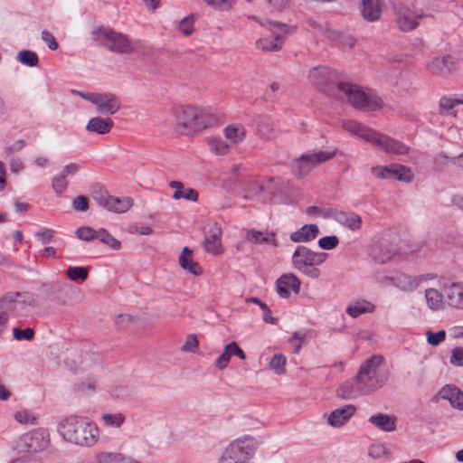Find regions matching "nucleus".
<instances>
[{
  "label": "nucleus",
  "instance_id": "obj_1",
  "mask_svg": "<svg viewBox=\"0 0 463 463\" xmlns=\"http://www.w3.org/2000/svg\"><path fill=\"white\" fill-rule=\"evenodd\" d=\"M56 431L62 441L82 448H91L99 440L97 424L78 414L61 418L57 421Z\"/></svg>",
  "mask_w": 463,
  "mask_h": 463
},
{
  "label": "nucleus",
  "instance_id": "obj_2",
  "mask_svg": "<svg viewBox=\"0 0 463 463\" xmlns=\"http://www.w3.org/2000/svg\"><path fill=\"white\" fill-rule=\"evenodd\" d=\"M171 113L175 130L183 135L199 133L214 124V118L208 109L178 105Z\"/></svg>",
  "mask_w": 463,
  "mask_h": 463
},
{
  "label": "nucleus",
  "instance_id": "obj_3",
  "mask_svg": "<svg viewBox=\"0 0 463 463\" xmlns=\"http://www.w3.org/2000/svg\"><path fill=\"white\" fill-rule=\"evenodd\" d=\"M341 126L345 131L359 137L387 154L404 155L408 152V147L401 141L378 132L354 119H344Z\"/></svg>",
  "mask_w": 463,
  "mask_h": 463
},
{
  "label": "nucleus",
  "instance_id": "obj_4",
  "mask_svg": "<svg viewBox=\"0 0 463 463\" xmlns=\"http://www.w3.org/2000/svg\"><path fill=\"white\" fill-rule=\"evenodd\" d=\"M335 96L345 99L354 108L365 111H373L383 106L382 99L372 90H364L351 83H337Z\"/></svg>",
  "mask_w": 463,
  "mask_h": 463
},
{
  "label": "nucleus",
  "instance_id": "obj_5",
  "mask_svg": "<svg viewBox=\"0 0 463 463\" xmlns=\"http://www.w3.org/2000/svg\"><path fill=\"white\" fill-rule=\"evenodd\" d=\"M259 449L257 439L242 435L230 441L220 458V463H250Z\"/></svg>",
  "mask_w": 463,
  "mask_h": 463
},
{
  "label": "nucleus",
  "instance_id": "obj_6",
  "mask_svg": "<svg viewBox=\"0 0 463 463\" xmlns=\"http://www.w3.org/2000/svg\"><path fill=\"white\" fill-rule=\"evenodd\" d=\"M384 357L373 354L366 359L360 366L357 376L369 394L382 388L388 380V373L382 369Z\"/></svg>",
  "mask_w": 463,
  "mask_h": 463
},
{
  "label": "nucleus",
  "instance_id": "obj_7",
  "mask_svg": "<svg viewBox=\"0 0 463 463\" xmlns=\"http://www.w3.org/2000/svg\"><path fill=\"white\" fill-rule=\"evenodd\" d=\"M329 255L322 251H314L306 246H298L292 255V266L300 273L317 279L321 271L317 266L326 261Z\"/></svg>",
  "mask_w": 463,
  "mask_h": 463
},
{
  "label": "nucleus",
  "instance_id": "obj_8",
  "mask_svg": "<svg viewBox=\"0 0 463 463\" xmlns=\"http://www.w3.org/2000/svg\"><path fill=\"white\" fill-rule=\"evenodd\" d=\"M336 154L335 149L326 151L312 150L301 155L291 163L293 175L302 178L309 174L316 166L332 159Z\"/></svg>",
  "mask_w": 463,
  "mask_h": 463
},
{
  "label": "nucleus",
  "instance_id": "obj_9",
  "mask_svg": "<svg viewBox=\"0 0 463 463\" xmlns=\"http://www.w3.org/2000/svg\"><path fill=\"white\" fill-rule=\"evenodd\" d=\"M95 38L103 46L118 53H130L137 50V43L131 42L121 33L109 28H100L95 33Z\"/></svg>",
  "mask_w": 463,
  "mask_h": 463
},
{
  "label": "nucleus",
  "instance_id": "obj_10",
  "mask_svg": "<svg viewBox=\"0 0 463 463\" xmlns=\"http://www.w3.org/2000/svg\"><path fill=\"white\" fill-rule=\"evenodd\" d=\"M72 93L92 103L101 115H114L121 107L119 99L111 92H90L72 90Z\"/></svg>",
  "mask_w": 463,
  "mask_h": 463
},
{
  "label": "nucleus",
  "instance_id": "obj_11",
  "mask_svg": "<svg viewBox=\"0 0 463 463\" xmlns=\"http://www.w3.org/2000/svg\"><path fill=\"white\" fill-rule=\"evenodd\" d=\"M33 304V297L28 293L10 292L0 299V308L9 316H27Z\"/></svg>",
  "mask_w": 463,
  "mask_h": 463
},
{
  "label": "nucleus",
  "instance_id": "obj_12",
  "mask_svg": "<svg viewBox=\"0 0 463 463\" xmlns=\"http://www.w3.org/2000/svg\"><path fill=\"white\" fill-rule=\"evenodd\" d=\"M309 81L317 89L327 93L335 95L337 81L336 72L326 67H316L309 71Z\"/></svg>",
  "mask_w": 463,
  "mask_h": 463
},
{
  "label": "nucleus",
  "instance_id": "obj_13",
  "mask_svg": "<svg viewBox=\"0 0 463 463\" xmlns=\"http://www.w3.org/2000/svg\"><path fill=\"white\" fill-rule=\"evenodd\" d=\"M50 441L49 430L45 428H36L20 438L19 446L27 452L37 453L46 449Z\"/></svg>",
  "mask_w": 463,
  "mask_h": 463
},
{
  "label": "nucleus",
  "instance_id": "obj_14",
  "mask_svg": "<svg viewBox=\"0 0 463 463\" xmlns=\"http://www.w3.org/2000/svg\"><path fill=\"white\" fill-rule=\"evenodd\" d=\"M436 279L437 275L434 273H425L415 276L402 273L392 279V284L403 292H411Z\"/></svg>",
  "mask_w": 463,
  "mask_h": 463
},
{
  "label": "nucleus",
  "instance_id": "obj_15",
  "mask_svg": "<svg viewBox=\"0 0 463 463\" xmlns=\"http://www.w3.org/2000/svg\"><path fill=\"white\" fill-rule=\"evenodd\" d=\"M222 228L215 221H209L203 240L204 250L211 254L220 255L223 252L222 245Z\"/></svg>",
  "mask_w": 463,
  "mask_h": 463
},
{
  "label": "nucleus",
  "instance_id": "obj_16",
  "mask_svg": "<svg viewBox=\"0 0 463 463\" xmlns=\"http://www.w3.org/2000/svg\"><path fill=\"white\" fill-rule=\"evenodd\" d=\"M270 32V37H263L256 42L258 49L266 52H276L281 48L283 43V34L285 33L284 25L278 23H272Z\"/></svg>",
  "mask_w": 463,
  "mask_h": 463
},
{
  "label": "nucleus",
  "instance_id": "obj_17",
  "mask_svg": "<svg viewBox=\"0 0 463 463\" xmlns=\"http://www.w3.org/2000/svg\"><path fill=\"white\" fill-rule=\"evenodd\" d=\"M367 394H369L368 392L365 391L357 375L345 381L336 389V395L345 400L355 399Z\"/></svg>",
  "mask_w": 463,
  "mask_h": 463
},
{
  "label": "nucleus",
  "instance_id": "obj_18",
  "mask_svg": "<svg viewBox=\"0 0 463 463\" xmlns=\"http://www.w3.org/2000/svg\"><path fill=\"white\" fill-rule=\"evenodd\" d=\"M300 279L292 273L280 276L276 281V289L279 297L287 298L292 292L298 294L300 289Z\"/></svg>",
  "mask_w": 463,
  "mask_h": 463
},
{
  "label": "nucleus",
  "instance_id": "obj_19",
  "mask_svg": "<svg viewBox=\"0 0 463 463\" xmlns=\"http://www.w3.org/2000/svg\"><path fill=\"white\" fill-rule=\"evenodd\" d=\"M435 401L439 399L446 400L451 407L458 411H463V392L453 384L443 386L435 396Z\"/></svg>",
  "mask_w": 463,
  "mask_h": 463
},
{
  "label": "nucleus",
  "instance_id": "obj_20",
  "mask_svg": "<svg viewBox=\"0 0 463 463\" xmlns=\"http://www.w3.org/2000/svg\"><path fill=\"white\" fill-rule=\"evenodd\" d=\"M355 412L356 407L352 404L336 408L328 414L327 423L333 428H341L350 420Z\"/></svg>",
  "mask_w": 463,
  "mask_h": 463
},
{
  "label": "nucleus",
  "instance_id": "obj_21",
  "mask_svg": "<svg viewBox=\"0 0 463 463\" xmlns=\"http://www.w3.org/2000/svg\"><path fill=\"white\" fill-rule=\"evenodd\" d=\"M232 356H236L241 360L246 359V354L244 351L234 341L224 345L222 354L215 360V366L219 370L225 369L228 366L230 360Z\"/></svg>",
  "mask_w": 463,
  "mask_h": 463
},
{
  "label": "nucleus",
  "instance_id": "obj_22",
  "mask_svg": "<svg viewBox=\"0 0 463 463\" xmlns=\"http://www.w3.org/2000/svg\"><path fill=\"white\" fill-rule=\"evenodd\" d=\"M420 18V14L407 7H400L397 11V22L403 31L415 29Z\"/></svg>",
  "mask_w": 463,
  "mask_h": 463
},
{
  "label": "nucleus",
  "instance_id": "obj_23",
  "mask_svg": "<svg viewBox=\"0 0 463 463\" xmlns=\"http://www.w3.org/2000/svg\"><path fill=\"white\" fill-rule=\"evenodd\" d=\"M169 187L174 189V194H172V198L174 200H186L189 202L196 203L199 200V194L197 190L186 187L180 181H171L169 183Z\"/></svg>",
  "mask_w": 463,
  "mask_h": 463
},
{
  "label": "nucleus",
  "instance_id": "obj_24",
  "mask_svg": "<svg viewBox=\"0 0 463 463\" xmlns=\"http://www.w3.org/2000/svg\"><path fill=\"white\" fill-rule=\"evenodd\" d=\"M448 303L451 307L463 309V282H452L446 288Z\"/></svg>",
  "mask_w": 463,
  "mask_h": 463
},
{
  "label": "nucleus",
  "instance_id": "obj_25",
  "mask_svg": "<svg viewBox=\"0 0 463 463\" xmlns=\"http://www.w3.org/2000/svg\"><path fill=\"white\" fill-rule=\"evenodd\" d=\"M222 133L230 146H237L243 142L246 137L245 127L238 123L227 125Z\"/></svg>",
  "mask_w": 463,
  "mask_h": 463
},
{
  "label": "nucleus",
  "instance_id": "obj_26",
  "mask_svg": "<svg viewBox=\"0 0 463 463\" xmlns=\"http://www.w3.org/2000/svg\"><path fill=\"white\" fill-rule=\"evenodd\" d=\"M427 68L432 73L448 74L454 71L455 64L450 56H441L433 58Z\"/></svg>",
  "mask_w": 463,
  "mask_h": 463
},
{
  "label": "nucleus",
  "instance_id": "obj_27",
  "mask_svg": "<svg viewBox=\"0 0 463 463\" xmlns=\"http://www.w3.org/2000/svg\"><path fill=\"white\" fill-rule=\"evenodd\" d=\"M319 233L317 224H305L296 232L290 233L289 239L293 242H308L315 240Z\"/></svg>",
  "mask_w": 463,
  "mask_h": 463
},
{
  "label": "nucleus",
  "instance_id": "obj_28",
  "mask_svg": "<svg viewBox=\"0 0 463 463\" xmlns=\"http://www.w3.org/2000/svg\"><path fill=\"white\" fill-rule=\"evenodd\" d=\"M359 8L363 17L368 22L376 21L382 14L379 0H362Z\"/></svg>",
  "mask_w": 463,
  "mask_h": 463
},
{
  "label": "nucleus",
  "instance_id": "obj_29",
  "mask_svg": "<svg viewBox=\"0 0 463 463\" xmlns=\"http://www.w3.org/2000/svg\"><path fill=\"white\" fill-rule=\"evenodd\" d=\"M114 123L110 118H102L99 116L91 118L86 125V130L99 135H105L110 132Z\"/></svg>",
  "mask_w": 463,
  "mask_h": 463
},
{
  "label": "nucleus",
  "instance_id": "obj_30",
  "mask_svg": "<svg viewBox=\"0 0 463 463\" xmlns=\"http://www.w3.org/2000/svg\"><path fill=\"white\" fill-rule=\"evenodd\" d=\"M334 218L339 224L352 231H358L362 226L361 216L352 212H337Z\"/></svg>",
  "mask_w": 463,
  "mask_h": 463
},
{
  "label": "nucleus",
  "instance_id": "obj_31",
  "mask_svg": "<svg viewBox=\"0 0 463 463\" xmlns=\"http://www.w3.org/2000/svg\"><path fill=\"white\" fill-rule=\"evenodd\" d=\"M368 421L383 431L391 432L396 429V417L393 415L378 413L372 415Z\"/></svg>",
  "mask_w": 463,
  "mask_h": 463
},
{
  "label": "nucleus",
  "instance_id": "obj_32",
  "mask_svg": "<svg viewBox=\"0 0 463 463\" xmlns=\"http://www.w3.org/2000/svg\"><path fill=\"white\" fill-rule=\"evenodd\" d=\"M179 264L184 269L188 270L195 276H199L203 273L202 267L198 262L194 261L193 251L188 247L183 249L179 256Z\"/></svg>",
  "mask_w": 463,
  "mask_h": 463
},
{
  "label": "nucleus",
  "instance_id": "obj_33",
  "mask_svg": "<svg viewBox=\"0 0 463 463\" xmlns=\"http://www.w3.org/2000/svg\"><path fill=\"white\" fill-rule=\"evenodd\" d=\"M424 298L427 307L432 311L442 310L445 307L443 294L437 288H426Z\"/></svg>",
  "mask_w": 463,
  "mask_h": 463
},
{
  "label": "nucleus",
  "instance_id": "obj_34",
  "mask_svg": "<svg viewBox=\"0 0 463 463\" xmlns=\"http://www.w3.org/2000/svg\"><path fill=\"white\" fill-rule=\"evenodd\" d=\"M374 309L375 306L372 302L357 299L349 303L345 311L351 317L355 318L365 313H373Z\"/></svg>",
  "mask_w": 463,
  "mask_h": 463
},
{
  "label": "nucleus",
  "instance_id": "obj_35",
  "mask_svg": "<svg viewBox=\"0 0 463 463\" xmlns=\"http://www.w3.org/2000/svg\"><path fill=\"white\" fill-rule=\"evenodd\" d=\"M133 205V199L130 197L118 198L110 196L105 209L109 212L123 213L128 211Z\"/></svg>",
  "mask_w": 463,
  "mask_h": 463
},
{
  "label": "nucleus",
  "instance_id": "obj_36",
  "mask_svg": "<svg viewBox=\"0 0 463 463\" xmlns=\"http://www.w3.org/2000/svg\"><path fill=\"white\" fill-rule=\"evenodd\" d=\"M207 145L211 153L215 156H224L230 151V144L220 137H211L207 139Z\"/></svg>",
  "mask_w": 463,
  "mask_h": 463
},
{
  "label": "nucleus",
  "instance_id": "obj_37",
  "mask_svg": "<svg viewBox=\"0 0 463 463\" xmlns=\"http://www.w3.org/2000/svg\"><path fill=\"white\" fill-rule=\"evenodd\" d=\"M390 177L403 182H411L413 178V174L409 167L402 165L392 164L390 165Z\"/></svg>",
  "mask_w": 463,
  "mask_h": 463
},
{
  "label": "nucleus",
  "instance_id": "obj_38",
  "mask_svg": "<svg viewBox=\"0 0 463 463\" xmlns=\"http://www.w3.org/2000/svg\"><path fill=\"white\" fill-rule=\"evenodd\" d=\"M126 420V417L122 412L103 413L100 416L101 423L107 428L119 429Z\"/></svg>",
  "mask_w": 463,
  "mask_h": 463
},
{
  "label": "nucleus",
  "instance_id": "obj_39",
  "mask_svg": "<svg viewBox=\"0 0 463 463\" xmlns=\"http://www.w3.org/2000/svg\"><path fill=\"white\" fill-rule=\"evenodd\" d=\"M128 456L121 452L102 451L97 454L99 463H125Z\"/></svg>",
  "mask_w": 463,
  "mask_h": 463
},
{
  "label": "nucleus",
  "instance_id": "obj_40",
  "mask_svg": "<svg viewBox=\"0 0 463 463\" xmlns=\"http://www.w3.org/2000/svg\"><path fill=\"white\" fill-rule=\"evenodd\" d=\"M97 239L102 243L108 245L112 250H118L121 247L120 241L113 237L110 233H109V232L105 229L98 230Z\"/></svg>",
  "mask_w": 463,
  "mask_h": 463
},
{
  "label": "nucleus",
  "instance_id": "obj_41",
  "mask_svg": "<svg viewBox=\"0 0 463 463\" xmlns=\"http://www.w3.org/2000/svg\"><path fill=\"white\" fill-rule=\"evenodd\" d=\"M369 457L381 459L391 455V450L383 443H373L368 449Z\"/></svg>",
  "mask_w": 463,
  "mask_h": 463
},
{
  "label": "nucleus",
  "instance_id": "obj_42",
  "mask_svg": "<svg viewBox=\"0 0 463 463\" xmlns=\"http://www.w3.org/2000/svg\"><path fill=\"white\" fill-rule=\"evenodd\" d=\"M14 418L20 424L34 425L37 423V417L32 411L26 409H22L15 411Z\"/></svg>",
  "mask_w": 463,
  "mask_h": 463
},
{
  "label": "nucleus",
  "instance_id": "obj_43",
  "mask_svg": "<svg viewBox=\"0 0 463 463\" xmlns=\"http://www.w3.org/2000/svg\"><path fill=\"white\" fill-rule=\"evenodd\" d=\"M287 358L281 354H277L272 356L269 362V368L275 372L276 374L281 375L286 373Z\"/></svg>",
  "mask_w": 463,
  "mask_h": 463
},
{
  "label": "nucleus",
  "instance_id": "obj_44",
  "mask_svg": "<svg viewBox=\"0 0 463 463\" xmlns=\"http://www.w3.org/2000/svg\"><path fill=\"white\" fill-rule=\"evenodd\" d=\"M93 199L102 207H106L111 195L100 185H95L91 192Z\"/></svg>",
  "mask_w": 463,
  "mask_h": 463
},
{
  "label": "nucleus",
  "instance_id": "obj_45",
  "mask_svg": "<svg viewBox=\"0 0 463 463\" xmlns=\"http://www.w3.org/2000/svg\"><path fill=\"white\" fill-rule=\"evenodd\" d=\"M66 274L72 281H76L78 279L86 280L88 279L89 270L85 267L71 266L68 268Z\"/></svg>",
  "mask_w": 463,
  "mask_h": 463
},
{
  "label": "nucleus",
  "instance_id": "obj_46",
  "mask_svg": "<svg viewBox=\"0 0 463 463\" xmlns=\"http://www.w3.org/2000/svg\"><path fill=\"white\" fill-rule=\"evenodd\" d=\"M17 60L27 66L33 67L38 64L39 59L37 54L32 51H21L17 54Z\"/></svg>",
  "mask_w": 463,
  "mask_h": 463
},
{
  "label": "nucleus",
  "instance_id": "obj_47",
  "mask_svg": "<svg viewBox=\"0 0 463 463\" xmlns=\"http://www.w3.org/2000/svg\"><path fill=\"white\" fill-rule=\"evenodd\" d=\"M463 104V98L444 96L439 99V106L441 110H449L458 105Z\"/></svg>",
  "mask_w": 463,
  "mask_h": 463
},
{
  "label": "nucleus",
  "instance_id": "obj_48",
  "mask_svg": "<svg viewBox=\"0 0 463 463\" xmlns=\"http://www.w3.org/2000/svg\"><path fill=\"white\" fill-rule=\"evenodd\" d=\"M246 239L248 241L256 244H261L264 242L269 243L271 239L265 235L262 232L249 230L246 234Z\"/></svg>",
  "mask_w": 463,
  "mask_h": 463
},
{
  "label": "nucleus",
  "instance_id": "obj_49",
  "mask_svg": "<svg viewBox=\"0 0 463 463\" xmlns=\"http://www.w3.org/2000/svg\"><path fill=\"white\" fill-rule=\"evenodd\" d=\"M199 342L194 334H190L185 337V341L181 346V351L185 353H196L198 351Z\"/></svg>",
  "mask_w": 463,
  "mask_h": 463
},
{
  "label": "nucleus",
  "instance_id": "obj_50",
  "mask_svg": "<svg viewBox=\"0 0 463 463\" xmlns=\"http://www.w3.org/2000/svg\"><path fill=\"white\" fill-rule=\"evenodd\" d=\"M178 28L184 35H191L194 31V17L189 15L183 18L179 23Z\"/></svg>",
  "mask_w": 463,
  "mask_h": 463
},
{
  "label": "nucleus",
  "instance_id": "obj_51",
  "mask_svg": "<svg viewBox=\"0 0 463 463\" xmlns=\"http://www.w3.org/2000/svg\"><path fill=\"white\" fill-rule=\"evenodd\" d=\"M426 338L429 345L437 346L446 339V331L439 330L438 332L427 331Z\"/></svg>",
  "mask_w": 463,
  "mask_h": 463
},
{
  "label": "nucleus",
  "instance_id": "obj_52",
  "mask_svg": "<svg viewBox=\"0 0 463 463\" xmlns=\"http://www.w3.org/2000/svg\"><path fill=\"white\" fill-rule=\"evenodd\" d=\"M307 335V332L306 330L296 331L292 334L288 342L294 346V353L298 354L301 349L302 342Z\"/></svg>",
  "mask_w": 463,
  "mask_h": 463
},
{
  "label": "nucleus",
  "instance_id": "obj_53",
  "mask_svg": "<svg viewBox=\"0 0 463 463\" xmlns=\"http://www.w3.org/2000/svg\"><path fill=\"white\" fill-rule=\"evenodd\" d=\"M339 243V240L335 235L322 237L318 240V246L326 250L335 249Z\"/></svg>",
  "mask_w": 463,
  "mask_h": 463
},
{
  "label": "nucleus",
  "instance_id": "obj_54",
  "mask_svg": "<svg viewBox=\"0 0 463 463\" xmlns=\"http://www.w3.org/2000/svg\"><path fill=\"white\" fill-rule=\"evenodd\" d=\"M76 235L79 239L89 241L97 239L98 231L90 227H80L77 229Z\"/></svg>",
  "mask_w": 463,
  "mask_h": 463
},
{
  "label": "nucleus",
  "instance_id": "obj_55",
  "mask_svg": "<svg viewBox=\"0 0 463 463\" xmlns=\"http://www.w3.org/2000/svg\"><path fill=\"white\" fill-rule=\"evenodd\" d=\"M52 186L55 194L61 195L67 189L68 183L63 176L58 175L57 176L53 177Z\"/></svg>",
  "mask_w": 463,
  "mask_h": 463
},
{
  "label": "nucleus",
  "instance_id": "obj_56",
  "mask_svg": "<svg viewBox=\"0 0 463 463\" xmlns=\"http://www.w3.org/2000/svg\"><path fill=\"white\" fill-rule=\"evenodd\" d=\"M13 335L14 339L21 340H32L33 338L34 332L32 328L27 327L25 329L14 328Z\"/></svg>",
  "mask_w": 463,
  "mask_h": 463
},
{
  "label": "nucleus",
  "instance_id": "obj_57",
  "mask_svg": "<svg viewBox=\"0 0 463 463\" xmlns=\"http://www.w3.org/2000/svg\"><path fill=\"white\" fill-rule=\"evenodd\" d=\"M209 6L219 11H227L232 8L230 0H203Z\"/></svg>",
  "mask_w": 463,
  "mask_h": 463
},
{
  "label": "nucleus",
  "instance_id": "obj_58",
  "mask_svg": "<svg viewBox=\"0 0 463 463\" xmlns=\"http://www.w3.org/2000/svg\"><path fill=\"white\" fill-rule=\"evenodd\" d=\"M390 165H377L371 168L373 176L378 179H387L390 177Z\"/></svg>",
  "mask_w": 463,
  "mask_h": 463
},
{
  "label": "nucleus",
  "instance_id": "obj_59",
  "mask_svg": "<svg viewBox=\"0 0 463 463\" xmlns=\"http://www.w3.org/2000/svg\"><path fill=\"white\" fill-rule=\"evenodd\" d=\"M449 363L453 366H463V347H455L452 349Z\"/></svg>",
  "mask_w": 463,
  "mask_h": 463
},
{
  "label": "nucleus",
  "instance_id": "obj_60",
  "mask_svg": "<svg viewBox=\"0 0 463 463\" xmlns=\"http://www.w3.org/2000/svg\"><path fill=\"white\" fill-rule=\"evenodd\" d=\"M72 207L78 212H86L89 208L88 198L83 195L77 196L72 201Z\"/></svg>",
  "mask_w": 463,
  "mask_h": 463
},
{
  "label": "nucleus",
  "instance_id": "obj_61",
  "mask_svg": "<svg viewBox=\"0 0 463 463\" xmlns=\"http://www.w3.org/2000/svg\"><path fill=\"white\" fill-rule=\"evenodd\" d=\"M80 165L76 163H70L63 166L60 175L66 179L68 176H74L77 175V173L80 171Z\"/></svg>",
  "mask_w": 463,
  "mask_h": 463
},
{
  "label": "nucleus",
  "instance_id": "obj_62",
  "mask_svg": "<svg viewBox=\"0 0 463 463\" xmlns=\"http://www.w3.org/2000/svg\"><path fill=\"white\" fill-rule=\"evenodd\" d=\"M42 40L48 45L49 49L54 51L58 48V43L54 36L47 30L42 32Z\"/></svg>",
  "mask_w": 463,
  "mask_h": 463
},
{
  "label": "nucleus",
  "instance_id": "obj_63",
  "mask_svg": "<svg viewBox=\"0 0 463 463\" xmlns=\"http://www.w3.org/2000/svg\"><path fill=\"white\" fill-rule=\"evenodd\" d=\"M36 236L41 240L43 244L49 243L52 241L54 236V231L51 229H43L36 233Z\"/></svg>",
  "mask_w": 463,
  "mask_h": 463
},
{
  "label": "nucleus",
  "instance_id": "obj_64",
  "mask_svg": "<svg viewBox=\"0 0 463 463\" xmlns=\"http://www.w3.org/2000/svg\"><path fill=\"white\" fill-rule=\"evenodd\" d=\"M132 320H133V318L129 315H127V314L119 315L116 318V324L118 325V327L125 328L132 323Z\"/></svg>",
  "mask_w": 463,
  "mask_h": 463
}]
</instances>
